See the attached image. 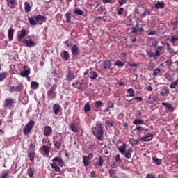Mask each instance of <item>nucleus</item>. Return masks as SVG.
Returning a JSON list of instances; mask_svg holds the SVG:
<instances>
[{
  "label": "nucleus",
  "instance_id": "obj_1",
  "mask_svg": "<svg viewBox=\"0 0 178 178\" xmlns=\"http://www.w3.org/2000/svg\"><path fill=\"white\" fill-rule=\"evenodd\" d=\"M92 133L96 140L102 141L104 140V129L101 122H97L94 127L92 128Z\"/></svg>",
  "mask_w": 178,
  "mask_h": 178
},
{
  "label": "nucleus",
  "instance_id": "obj_2",
  "mask_svg": "<svg viewBox=\"0 0 178 178\" xmlns=\"http://www.w3.org/2000/svg\"><path fill=\"white\" fill-rule=\"evenodd\" d=\"M28 20L31 26H37L38 25V23H40V24H42L43 22H47V17L42 15H38L29 17Z\"/></svg>",
  "mask_w": 178,
  "mask_h": 178
},
{
  "label": "nucleus",
  "instance_id": "obj_3",
  "mask_svg": "<svg viewBox=\"0 0 178 178\" xmlns=\"http://www.w3.org/2000/svg\"><path fill=\"white\" fill-rule=\"evenodd\" d=\"M53 163H51V169L54 170V172H60V168H63L65 166V161L60 157L56 156L52 160ZM56 162H58L59 166L56 165Z\"/></svg>",
  "mask_w": 178,
  "mask_h": 178
},
{
  "label": "nucleus",
  "instance_id": "obj_4",
  "mask_svg": "<svg viewBox=\"0 0 178 178\" xmlns=\"http://www.w3.org/2000/svg\"><path fill=\"white\" fill-rule=\"evenodd\" d=\"M126 147H127L126 143H123L120 147L118 148V149L120 154H122V155H124L127 159H130V158H131V154H133V148L129 147L126 152Z\"/></svg>",
  "mask_w": 178,
  "mask_h": 178
},
{
  "label": "nucleus",
  "instance_id": "obj_5",
  "mask_svg": "<svg viewBox=\"0 0 178 178\" xmlns=\"http://www.w3.org/2000/svg\"><path fill=\"white\" fill-rule=\"evenodd\" d=\"M72 86L74 87V88H77V90L86 91V90H87V87L88 86V85L87 84V82L86 81L81 80L75 83H73Z\"/></svg>",
  "mask_w": 178,
  "mask_h": 178
},
{
  "label": "nucleus",
  "instance_id": "obj_6",
  "mask_svg": "<svg viewBox=\"0 0 178 178\" xmlns=\"http://www.w3.org/2000/svg\"><path fill=\"white\" fill-rule=\"evenodd\" d=\"M35 125V122L33 120H31L24 127L23 134L25 136H27L31 133V130H33V127Z\"/></svg>",
  "mask_w": 178,
  "mask_h": 178
},
{
  "label": "nucleus",
  "instance_id": "obj_7",
  "mask_svg": "<svg viewBox=\"0 0 178 178\" xmlns=\"http://www.w3.org/2000/svg\"><path fill=\"white\" fill-rule=\"evenodd\" d=\"M56 85H53L47 91V98L49 101H52L56 98Z\"/></svg>",
  "mask_w": 178,
  "mask_h": 178
},
{
  "label": "nucleus",
  "instance_id": "obj_8",
  "mask_svg": "<svg viewBox=\"0 0 178 178\" xmlns=\"http://www.w3.org/2000/svg\"><path fill=\"white\" fill-rule=\"evenodd\" d=\"M28 156L29 158V161H34L35 159V145L31 143L29 145V147L28 149Z\"/></svg>",
  "mask_w": 178,
  "mask_h": 178
},
{
  "label": "nucleus",
  "instance_id": "obj_9",
  "mask_svg": "<svg viewBox=\"0 0 178 178\" xmlns=\"http://www.w3.org/2000/svg\"><path fill=\"white\" fill-rule=\"evenodd\" d=\"M15 104H16L15 99L7 98L4 100L3 106L8 109H11L12 108H15Z\"/></svg>",
  "mask_w": 178,
  "mask_h": 178
},
{
  "label": "nucleus",
  "instance_id": "obj_10",
  "mask_svg": "<svg viewBox=\"0 0 178 178\" xmlns=\"http://www.w3.org/2000/svg\"><path fill=\"white\" fill-rule=\"evenodd\" d=\"M63 143V137L62 136H56L54 140V147L57 148V149H60V147H62V143Z\"/></svg>",
  "mask_w": 178,
  "mask_h": 178
},
{
  "label": "nucleus",
  "instance_id": "obj_11",
  "mask_svg": "<svg viewBox=\"0 0 178 178\" xmlns=\"http://www.w3.org/2000/svg\"><path fill=\"white\" fill-rule=\"evenodd\" d=\"M22 90H23V83H20L17 86H10L8 91L12 94L13 92H20Z\"/></svg>",
  "mask_w": 178,
  "mask_h": 178
},
{
  "label": "nucleus",
  "instance_id": "obj_12",
  "mask_svg": "<svg viewBox=\"0 0 178 178\" xmlns=\"http://www.w3.org/2000/svg\"><path fill=\"white\" fill-rule=\"evenodd\" d=\"M166 49L170 54V56H176V55H177L178 56V50L175 51L173 47H172V45H170V44L166 43Z\"/></svg>",
  "mask_w": 178,
  "mask_h": 178
},
{
  "label": "nucleus",
  "instance_id": "obj_13",
  "mask_svg": "<svg viewBox=\"0 0 178 178\" xmlns=\"http://www.w3.org/2000/svg\"><path fill=\"white\" fill-rule=\"evenodd\" d=\"M26 35H27V31H26L25 29H22L21 31L18 32V34H17L18 41L21 42L22 40H23L24 37H26Z\"/></svg>",
  "mask_w": 178,
  "mask_h": 178
},
{
  "label": "nucleus",
  "instance_id": "obj_14",
  "mask_svg": "<svg viewBox=\"0 0 178 178\" xmlns=\"http://www.w3.org/2000/svg\"><path fill=\"white\" fill-rule=\"evenodd\" d=\"M43 134L44 137H49L52 134V128L50 126H45L44 128Z\"/></svg>",
  "mask_w": 178,
  "mask_h": 178
},
{
  "label": "nucleus",
  "instance_id": "obj_15",
  "mask_svg": "<svg viewBox=\"0 0 178 178\" xmlns=\"http://www.w3.org/2000/svg\"><path fill=\"white\" fill-rule=\"evenodd\" d=\"M154 138V134H147L145 136L140 138V141H143V143H145L147 141H151Z\"/></svg>",
  "mask_w": 178,
  "mask_h": 178
},
{
  "label": "nucleus",
  "instance_id": "obj_16",
  "mask_svg": "<svg viewBox=\"0 0 178 178\" xmlns=\"http://www.w3.org/2000/svg\"><path fill=\"white\" fill-rule=\"evenodd\" d=\"M40 151H42V154L43 152V155H49V152H51V147L47 145H43L40 148Z\"/></svg>",
  "mask_w": 178,
  "mask_h": 178
},
{
  "label": "nucleus",
  "instance_id": "obj_17",
  "mask_svg": "<svg viewBox=\"0 0 178 178\" xmlns=\"http://www.w3.org/2000/svg\"><path fill=\"white\" fill-rule=\"evenodd\" d=\"M160 94L162 95V97H168V95L170 94V90L168 86H165L163 89L161 90Z\"/></svg>",
  "mask_w": 178,
  "mask_h": 178
},
{
  "label": "nucleus",
  "instance_id": "obj_18",
  "mask_svg": "<svg viewBox=\"0 0 178 178\" xmlns=\"http://www.w3.org/2000/svg\"><path fill=\"white\" fill-rule=\"evenodd\" d=\"M71 52L72 56H77L80 54V51H79V47H77L76 44H74L71 49Z\"/></svg>",
  "mask_w": 178,
  "mask_h": 178
},
{
  "label": "nucleus",
  "instance_id": "obj_19",
  "mask_svg": "<svg viewBox=\"0 0 178 178\" xmlns=\"http://www.w3.org/2000/svg\"><path fill=\"white\" fill-rule=\"evenodd\" d=\"M61 58L63 59V60H70V54H69V51H63L60 53Z\"/></svg>",
  "mask_w": 178,
  "mask_h": 178
},
{
  "label": "nucleus",
  "instance_id": "obj_20",
  "mask_svg": "<svg viewBox=\"0 0 178 178\" xmlns=\"http://www.w3.org/2000/svg\"><path fill=\"white\" fill-rule=\"evenodd\" d=\"M67 79L69 81H72L76 79V76H74V74L72 72V70L70 69H69L67 71Z\"/></svg>",
  "mask_w": 178,
  "mask_h": 178
},
{
  "label": "nucleus",
  "instance_id": "obj_21",
  "mask_svg": "<svg viewBox=\"0 0 178 178\" xmlns=\"http://www.w3.org/2000/svg\"><path fill=\"white\" fill-rule=\"evenodd\" d=\"M53 111L54 112V115H58L59 112H60V105L58 103H56L53 106Z\"/></svg>",
  "mask_w": 178,
  "mask_h": 178
},
{
  "label": "nucleus",
  "instance_id": "obj_22",
  "mask_svg": "<svg viewBox=\"0 0 178 178\" xmlns=\"http://www.w3.org/2000/svg\"><path fill=\"white\" fill-rule=\"evenodd\" d=\"M97 160L96 163H95V166H99L102 168V165H104V159L102 156H99V159H95Z\"/></svg>",
  "mask_w": 178,
  "mask_h": 178
},
{
  "label": "nucleus",
  "instance_id": "obj_23",
  "mask_svg": "<svg viewBox=\"0 0 178 178\" xmlns=\"http://www.w3.org/2000/svg\"><path fill=\"white\" fill-rule=\"evenodd\" d=\"M162 105L163 106H165L166 109H168V111H172L173 112V111H175V107L173 106H172V104L168 103V102H162Z\"/></svg>",
  "mask_w": 178,
  "mask_h": 178
},
{
  "label": "nucleus",
  "instance_id": "obj_24",
  "mask_svg": "<svg viewBox=\"0 0 178 178\" xmlns=\"http://www.w3.org/2000/svg\"><path fill=\"white\" fill-rule=\"evenodd\" d=\"M15 33V29L10 28L8 29V35L9 41H13V34Z\"/></svg>",
  "mask_w": 178,
  "mask_h": 178
},
{
  "label": "nucleus",
  "instance_id": "obj_25",
  "mask_svg": "<svg viewBox=\"0 0 178 178\" xmlns=\"http://www.w3.org/2000/svg\"><path fill=\"white\" fill-rule=\"evenodd\" d=\"M24 44L26 45V47H35V43L31 40H24Z\"/></svg>",
  "mask_w": 178,
  "mask_h": 178
},
{
  "label": "nucleus",
  "instance_id": "obj_26",
  "mask_svg": "<svg viewBox=\"0 0 178 178\" xmlns=\"http://www.w3.org/2000/svg\"><path fill=\"white\" fill-rule=\"evenodd\" d=\"M155 9H163L165 8V3L163 1H158L155 5H154Z\"/></svg>",
  "mask_w": 178,
  "mask_h": 178
},
{
  "label": "nucleus",
  "instance_id": "obj_27",
  "mask_svg": "<svg viewBox=\"0 0 178 178\" xmlns=\"http://www.w3.org/2000/svg\"><path fill=\"white\" fill-rule=\"evenodd\" d=\"M70 129L73 133H79V128H77V126L74 123L70 124Z\"/></svg>",
  "mask_w": 178,
  "mask_h": 178
},
{
  "label": "nucleus",
  "instance_id": "obj_28",
  "mask_svg": "<svg viewBox=\"0 0 178 178\" xmlns=\"http://www.w3.org/2000/svg\"><path fill=\"white\" fill-rule=\"evenodd\" d=\"M103 66H104V69H109V67L112 66V63H111V60H106L103 62Z\"/></svg>",
  "mask_w": 178,
  "mask_h": 178
},
{
  "label": "nucleus",
  "instance_id": "obj_29",
  "mask_svg": "<svg viewBox=\"0 0 178 178\" xmlns=\"http://www.w3.org/2000/svg\"><path fill=\"white\" fill-rule=\"evenodd\" d=\"M24 10L26 13H30L31 12V6H30V3L29 2L26 1L24 3Z\"/></svg>",
  "mask_w": 178,
  "mask_h": 178
},
{
  "label": "nucleus",
  "instance_id": "obj_30",
  "mask_svg": "<svg viewBox=\"0 0 178 178\" xmlns=\"http://www.w3.org/2000/svg\"><path fill=\"white\" fill-rule=\"evenodd\" d=\"M89 77L90 79H92V80H95V79L98 77V74L94 71H90Z\"/></svg>",
  "mask_w": 178,
  "mask_h": 178
},
{
  "label": "nucleus",
  "instance_id": "obj_31",
  "mask_svg": "<svg viewBox=\"0 0 178 178\" xmlns=\"http://www.w3.org/2000/svg\"><path fill=\"white\" fill-rule=\"evenodd\" d=\"M26 173L29 176V177L30 178H34V172L33 171V168H31V167H29L28 169H27V171H26Z\"/></svg>",
  "mask_w": 178,
  "mask_h": 178
},
{
  "label": "nucleus",
  "instance_id": "obj_32",
  "mask_svg": "<svg viewBox=\"0 0 178 178\" xmlns=\"http://www.w3.org/2000/svg\"><path fill=\"white\" fill-rule=\"evenodd\" d=\"M133 124H136V126H138L140 124H145L144 120L142 119H136L133 121Z\"/></svg>",
  "mask_w": 178,
  "mask_h": 178
},
{
  "label": "nucleus",
  "instance_id": "obj_33",
  "mask_svg": "<svg viewBox=\"0 0 178 178\" xmlns=\"http://www.w3.org/2000/svg\"><path fill=\"white\" fill-rule=\"evenodd\" d=\"M19 74L22 77H27V76L30 74V70H25L24 71H21Z\"/></svg>",
  "mask_w": 178,
  "mask_h": 178
},
{
  "label": "nucleus",
  "instance_id": "obj_34",
  "mask_svg": "<svg viewBox=\"0 0 178 178\" xmlns=\"http://www.w3.org/2000/svg\"><path fill=\"white\" fill-rule=\"evenodd\" d=\"M89 159L87 158V156H83V162L85 168H87L90 165Z\"/></svg>",
  "mask_w": 178,
  "mask_h": 178
},
{
  "label": "nucleus",
  "instance_id": "obj_35",
  "mask_svg": "<svg viewBox=\"0 0 178 178\" xmlns=\"http://www.w3.org/2000/svg\"><path fill=\"white\" fill-rule=\"evenodd\" d=\"M90 111H91V105L90 103L87 102L84 105V112L87 113V112H90Z\"/></svg>",
  "mask_w": 178,
  "mask_h": 178
},
{
  "label": "nucleus",
  "instance_id": "obj_36",
  "mask_svg": "<svg viewBox=\"0 0 178 178\" xmlns=\"http://www.w3.org/2000/svg\"><path fill=\"white\" fill-rule=\"evenodd\" d=\"M176 41H178V37H176L175 35H171V40H170V42L171 44L174 46L176 47V45H177L176 44Z\"/></svg>",
  "mask_w": 178,
  "mask_h": 178
},
{
  "label": "nucleus",
  "instance_id": "obj_37",
  "mask_svg": "<svg viewBox=\"0 0 178 178\" xmlns=\"http://www.w3.org/2000/svg\"><path fill=\"white\" fill-rule=\"evenodd\" d=\"M171 69L174 72H178V60L172 63Z\"/></svg>",
  "mask_w": 178,
  "mask_h": 178
},
{
  "label": "nucleus",
  "instance_id": "obj_38",
  "mask_svg": "<svg viewBox=\"0 0 178 178\" xmlns=\"http://www.w3.org/2000/svg\"><path fill=\"white\" fill-rule=\"evenodd\" d=\"M152 161L156 165H162V159H158L157 157H152Z\"/></svg>",
  "mask_w": 178,
  "mask_h": 178
},
{
  "label": "nucleus",
  "instance_id": "obj_39",
  "mask_svg": "<svg viewBox=\"0 0 178 178\" xmlns=\"http://www.w3.org/2000/svg\"><path fill=\"white\" fill-rule=\"evenodd\" d=\"M115 122L113 120H108L106 121V126H108L110 129L113 127Z\"/></svg>",
  "mask_w": 178,
  "mask_h": 178
},
{
  "label": "nucleus",
  "instance_id": "obj_40",
  "mask_svg": "<svg viewBox=\"0 0 178 178\" xmlns=\"http://www.w3.org/2000/svg\"><path fill=\"white\" fill-rule=\"evenodd\" d=\"M38 86L39 84L37 81H32L31 83V88H32V90H37V88H38Z\"/></svg>",
  "mask_w": 178,
  "mask_h": 178
},
{
  "label": "nucleus",
  "instance_id": "obj_41",
  "mask_svg": "<svg viewBox=\"0 0 178 178\" xmlns=\"http://www.w3.org/2000/svg\"><path fill=\"white\" fill-rule=\"evenodd\" d=\"M7 76H8V72H6L0 73V81H3L5 79H6Z\"/></svg>",
  "mask_w": 178,
  "mask_h": 178
},
{
  "label": "nucleus",
  "instance_id": "obj_42",
  "mask_svg": "<svg viewBox=\"0 0 178 178\" xmlns=\"http://www.w3.org/2000/svg\"><path fill=\"white\" fill-rule=\"evenodd\" d=\"M140 141H141L140 139H131L129 144L131 145H137Z\"/></svg>",
  "mask_w": 178,
  "mask_h": 178
},
{
  "label": "nucleus",
  "instance_id": "obj_43",
  "mask_svg": "<svg viewBox=\"0 0 178 178\" xmlns=\"http://www.w3.org/2000/svg\"><path fill=\"white\" fill-rule=\"evenodd\" d=\"M65 17L67 23H70V24L72 23V22H71L72 17H70V13H66L65 14Z\"/></svg>",
  "mask_w": 178,
  "mask_h": 178
},
{
  "label": "nucleus",
  "instance_id": "obj_44",
  "mask_svg": "<svg viewBox=\"0 0 178 178\" xmlns=\"http://www.w3.org/2000/svg\"><path fill=\"white\" fill-rule=\"evenodd\" d=\"M114 65L115 66H118V67H123V66H124V63L120 60H117Z\"/></svg>",
  "mask_w": 178,
  "mask_h": 178
},
{
  "label": "nucleus",
  "instance_id": "obj_45",
  "mask_svg": "<svg viewBox=\"0 0 178 178\" xmlns=\"http://www.w3.org/2000/svg\"><path fill=\"white\" fill-rule=\"evenodd\" d=\"M15 3H16V0H7V5L10 8H12Z\"/></svg>",
  "mask_w": 178,
  "mask_h": 178
},
{
  "label": "nucleus",
  "instance_id": "obj_46",
  "mask_svg": "<svg viewBox=\"0 0 178 178\" xmlns=\"http://www.w3.org/2000/svg\"><path fill=\"white\" fill-rule=\"evenodd\" d=\"M127 92L129 93V97H134V89L133 88H129V89H127Z\"/></svg>",
  "mask_w": 178,
  "mask_h": 178
},
{
  "label": "nucleus",
  "instance_id": "obj_47",
  "mask_svg": "<svg viewBox=\"0 0 178 178\" xmlns=\"http://www.w3.org/2000/svg\"><path fill=\"white\" fill-rule=\"evenodd\" d=\"M74 13L75 15H79L80 16H83L84 15V12H83L80 8L76 9Z\"/></svg>",
  "mask_w": 178,
  "mask_h": 178
},
{
  "label": "nucleus",
  "instance_id": "obj_48",
  "mask_svg": "<svg viewBox=\"0 0 178 178\" xmlns=\"http://www.w3.org/2000/svg\"><path fill=\"white\" fill-rule=\"evenodd\" d=\"M109 176L111 178L113 177V175H116V170L111 169L108 170Z\"/></svg>",
  "mask_w": 178,
  "mask_h": 178
},
{
  "label": "nucleus",
  "instance_id": "obj_49",
  "mask_svg": "<svg viewBox=\"0 0 178 178\" xmlns=\"http://www.w3.org/2000/svg\"><path fill=\"white\" fill-rule=\"evenodd\" d=\"M115 160L117 163H120V162H122V159H120V154H116L115 156Z\"/></svg>",
  "mask_w": 178,
  "mask_h": 178
},
{
  "label": "nucleus",
  "instance_id": "obj_50",
  "mask_svg": "<svg viewBox=\"0 0 178 178\" xmlns=\"http://www.w3.org/2000/svg\"><path fill=\"white\" fill-rule=\"evenodd\" d=\"M159 73H161V69L160 68H156L154 70L153 72V76H154L155 77L158 76V74H159Z\"/></svg>",
  "mask_w": 178,
  "mask_h": 178
},
{
  "label": "nucleus",
  "instance_id": "obj_51",
  "mask_svg": "<svg viewBox=\"0 0 178 178\" xmlns=\"http://www.w3.org/2000/svg\"><path fill=\"white\" fill-rule=\"evenodd\" d=\"M124 8L123 7H121L118 9L117 12V15H118L119 16H122V14L124 13Z\"/></svg>",
  "mask_w": 178,
  "mask_h": 178
},
{
  "label": "nucleus",
  "instance_id": "obj_52",
  "mask_svg": "<svg viewBox=\"0 0 178 178\" xmlns=\"http://www.w3.org/2000/svg\"><path fill=\"white\" fill-rule=\"evenodd\" d=\"M118 3L120 6H123V5H126V3H127V0H118Z\"/></svg>",
  "mask_w": 178,
  "mask_h": 178
},
{
  "label": "nucleus",
  "instance_id": "obj_53",
  "mask_svg": "<svg viewBox=\"0 0 178 178\" xmlns=\"http://www.w3.org/2000/svg\"><path fill=\"white\" fill-rule=\"evenodd\" d=\"M95 106H96V108H101V106H102V101H97L95 102Z\"/></svg>",
  "mask_w": 178,
  "mask_h": 178
},
{
  "label": "nucleus",
  "instance_id": "obj_54",
  "mask_svg": "<svg viewBox=\"0 0 178 178\" xmlns=\"http://www.w3.org/2000/svg\"><path fill=\"white\" fill-rule=\"evenodd\" d=\"M143 130H144V128L141 126H137L135 129H134V131H142Z\"/></svg>",
  "mask_w": 178,
  "mask_h": 178
},
{
  "label": "nucleus",
  "instance_id": "obj_55",
  "mask_svg": "<svg viewBox=\"0 0 178 178\" xmlns=\"http://www.w3.org/2000/svg\"><path fill=\"white\" fill-rule=\"evenodd\" d=\"M147 55L149 58H155V53L152 51H147Z\"/></svg>",
  "mask_w": 178,
  "mask_h": 178
},
{
  "label": "nucleus",
  "instance_id": "obj_56",
  "mask_svg": "<svg viewBox=\"0 0 178 178\" xmlns=\"http://www.w3.org/2000/svg\"><path fill=\"white\" fill-rule=\"evenodd\" d=\"M128 65H129V66H130L131 67H138V64H137V63H129Z\"/></svg>",
  "mask_w": 178,
  "mask_h": 178
},
{
  "label": "nucleus",
  "instance_id": "obj_57",
  "mask_svg": "<svg viewBox=\"0 0 178 178\" xmlns=\"http://www.w3.org/2000/svg\"><path fill=\"white\" fill-rule=\"evenodd\" d=\"M146 178H156V177L154 174H147Z\"/></svg>",
  "mask_w": 178,
  "mask_h": 178
},
{
  "label": "nucleus",
  "instance_id": "obj_58",
  "mask_svg": "<svg viewBox=\"0 0 178 178\" xmlns=\"http://www.w3.org/2000/svg\"><path fill=\"white\" fill-rule=\"evenodd\" d=\"M147 15H148L149 16V15H151V12L145 10L144 12V13L142 14V16H143V17H145V16H147Z\"/></svg>",
  "mask_w": 178,
  "mask_h": 178
},
{
  "label": "nucleus",
  "instance_id": "obj_59",
  "mask_svg": "<svg viewBox=\"0 0 178 178\" xmlns=\"http://www.w3.org/2000/svg\"><path fill=\"white\" fill-rule=\"evenodd\" d=\"M86 158L89 160L92 159L94 158V154L92 153H89Z\"/></svg>",
  "mask_w": 178,
  "mask_h": 178
},
{
  "label": "nucleus",
  "instance_id": "obj_60",
  "mask_svg": "<svg viewBox=\"0 0 178 178\" xmlns=\"http://www.w3.org/2000/svg\"><path fill=\"white\" fill-rule=\"evenodd\" d=\"M108 108L109 109H112V108H113V106H115V104L113 103V102H109L108 104Z\"/></svg>",
  "mask_w": 178,
  "mask_h": 178
},
{
  "label": "nucleus",
  "instance_id": "obj_61",
  "mask_svg": "<svg viewBox=\"0 0 178 178\" xmlns=\"http://www.w3.org/2000/svg\"><path fill=\"white\" fill-rule=\"evenodd\" d=\"M156 35V31H151L148 33V35Z\"/></svg>",
  "mask_w": 178,
  "mask_h": 178
},
{
  "label": "nucleus",
  "instance_id": "obj_62",
  "mask_svg": "<svg viewBox=\"0 0 178 178\" xmlns=\"http://www.w3.org/2000/svg\"><path fill=\"white\" fill-rule=\"evenodd\" d=\"M90 176H91L92 178H95V177H97V176L95 175V171H92V172H90Z\"/></svg>",
  "mask_w": 178,
  "mask_h": 178
},
{
  "label": "nucleus",
  "instance_id": "obj_63",
  "mask_svg": "<svg viewBox=\"0 0 178 178\" xmlns=\"http://www.w3.org/2000/svg\"><path fill=\"white\" fill-rule=\"evenodd\" d=\"M161 56V53L159 52V50H156L155 51V54H154V57L155 56Z\"/></svg>",
  "mask_w": 178,
  "mask_h": 178
},
{
  "label": "nucleus",
  "instance_id": "obj_64",
  "mask_svg": "<svg viewBox=\"0 0 178 178\" xmlns=\"http://www.w3.org/2000/svg\"><path fill=\"white\" fill-rule=\"evenodd\" d=\"M8 177V172H5L1 175V178H7Z\"/></svg>",
  "mask_w": 178,
  "mask_h": 178
}]
</instances>
